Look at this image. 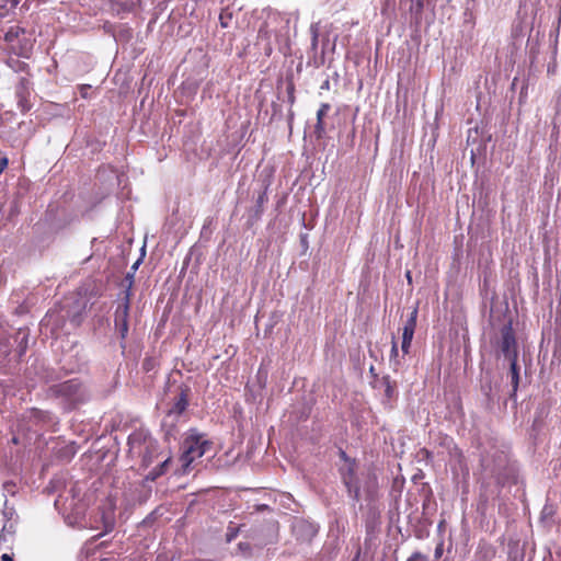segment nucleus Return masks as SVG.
Instances as JSON below:
<instances>
[{
	"instance_id": "obj_1",
	"label": "nucleus",
	"mask_w": 561,
	"mask_h": 561,
	"mask_svg": "<svg viewBox=\"0 0 561 561\" xmlns=\"http://www.w3.org/2000/svg\"><path fill=\"white\" fill-rule=\"evenodd\" d=\"M128 446L130 456L140 458L142 467H149L159 454L157 440L142 430L135 431L129 435Z\"/></svg>"
},
{
	"instance_id": "obj_19",
	"label": "nucleus",
	"mask_w": 561,
	"mask_h": 561,
	"mask_svg": "<svg viewBox=\"0 0 561 561\" xmlns=\"http://www.w3.org/2000/svg\"><path fill=\"white\" fill-rule=\"evenodd\" d=\"M238 535V528L237 527H232V526H229L228 527V533L226 535L227 537V541L230 542L232 541Z\"/></svg>"
},
{
	"instance_id": "obj_2",
	"label": "nucleus",
	"mask_w": 561,
	"mask_h": 561,
	"mask_svg": "<svg viewBox=\"0 0 561 561\" xmlns=\"http://www.w3.org/2000/svg\"><path fill=\"white\" fill-rule=\"evenodd\" d=\"M209 443L201 435L192 434L187 436L183 443L180 461L182 463L183 473L188 471L191 463L204 456L206 450L209 448Z\"/></svg>"
},
{
	"instance_id": "obj_26",
	"label": "nucleus",
	"mask_w": 561,
	"mask_h": 561,
	"mask_svg": "<svg viewBox=\"0 0 561 561\" xmlns=\"http://www.w3.org/2000/svg\"><path fill=\"white\" fill-rule=\"evenodd\" d=\"M305 525H306V523H304V522H298V523H297V525H296V527H297V526L302 527V526H305Z\"/></svg>"
},
{
	"instance_id": "obj_27",
	"label": "nucleus",
	"mask_w": 561,
	"mask_h": 561,
	"mask_svg": "<svg viewBox=\"0 0 561 561\" xmlns=\"http://www.w3.org/2000/svg\"><path fill=\"white\" fill-rule=\"evenodd\" d=\"M407 278L409 282H411V273L410 272H407Z\"/></svg>"
},
{
	"instance_id": "obj_20",
	"label": "nucleus",
	"mask_w": 561,
	"mask_h": 561,
	"mask_svg": "<svg viewBox=\"0 0 561 561\" xmlns=\"http://www.w3.org/2000/svg\"><path fill=\"white\" fill-rule=\"evenodd\" d=\"M320 24L318 22L310 25L311 37L319 38Z\"/></svg>"
},
{
	"instance_id": "obj_9",
	"label": "nucleus",
	"mask_w": 561,
	"mask_h": 561,
	"mask_svg": "<svg viewBox=\"0 0 561 561\" xmlns=\"http://www.w3.org/2000/svg\"><path fill=\"white\" fill-rule=\"evenodd\" d=\"M167 0H137L138 8L144 11L151 13L154 19L164 11Z\"/></svg>"
},
{
	"instance_id": "obj_22",
	"label": "nucleus",
	"mask_w": 561,
	"mask_h": 561,
	"mask_svg": "<svg viewBox=\"0 0 561 561\" xmlns=\"http://www.w3.org/2000/svg\"><path fill=\"white\" fill-rule=\"evenodd\" d=\"M553 515V508L551 506L546 505L541 512L542 518H548Z\"/></svg>"
},
{
	"instance_id": "obj_21",
	"label": "nucleus",
	"mask_w": 561,
	"mask_h": 561,
	"mask_svg": "<svg viewBox=\"0 0 561 561\" xmlns=\"http://www.w3.org/2000/svg\"><path fill=\"white\" fill-rule=\"evenodd\" d=\"M407 561H427L425 556L420 552L412 553Z\"/></svg>"
},
{
	"instance_id": "obj_11",
	"label": "nucleus",
	"mask_w": 561,
	"mask_h": 561,
	"mask_svg": "<svg viewBox=\"0 0 561 561\" xmlns=\"http://www.w3.org/2000/svg\"><path fill=\"white\" fill-rule=\"evenodd\" d=\"M32 49H33L32 41L23 37V38H19V42L12 49V53L18 56L28 58L32 53Z\"/></svg>"
},
{
	"instance_id": "obj_5",
	"label": "nucleus",
	"mask_w": 561,
	"mask_h": 561,
	"mask_svg": "<svg viewBox=\"0 0 561 561\" xmlns=\"http://www.w3.org/2000/svg\"><path fill=\"white\" fill-rule=\"evenodd\" d=\"M152 481H146V478L136 484H133L128 491L124 493V497L128 505L145 503L151 495V483Z\"/></svg>"
},
{
	"instance_id": "obj_18",
	"label": "nucleus",
	"mask_w": 561,
	"mask_h": 561,
	"mask_svg": "<svg viewBox=\"0 0 561 561\" xmlns=\"http://www.w3.org/2000/svg\"><path fill=\"white\" fill-rule=\"evenodd\" d=\"M103 519H104L105 533L111 531L113 529V527H114L113 517L112 516H104Z\"/></svg>"
},
{
	"instance_id": "obj_6",
	"label": "nucleus",
	"mask_w": 561,
	"mask_h": 561,
	"mask_svg": "<svg viewBox=\"0 0 561 561\" xmlns=\"http://www.w3.org/2000/svg\"><path fill=\"white\" fill-rule=\"evenodd\" d=\"M129 291L126 293L124 301L115 310V327L122 339L128 333Z\"/></svg>"
},
{
	"instance_id": "obj_7",
	"label": "nucleus",
	"mask_w": 561,
	"mask_h": 561,
	"mask_svg": "<svg viewBox=\"0 0 561 561\" xmlns=\"http://www.w3.org/2000/svg\"><path fill=\"white\" fill-rule=\"evenodd\" d=\"M501 351L503 355L510 359L513 356L517 357L516 340L511 323L506 324L501 330Z\"/></svg>"
},
{
	"instance_id": "obj_8",
	"label": "nucleus",
	"mask_w": 561,
	"mask_h": 561,
	"mask_svg": "<svg viewBox=\"0 0 561 561\" xmlns=\"http://www.w3.org/2000/svg\"><path fill=\"white\" fill-rule=\"evenodd\" d=\"M417 309L414 308L407 319L402 329L401 351L405 355L409 353L416 327Z\"/></svg>"
},
{
	"instance_id": "obj_10",
	"label": "nucleus",
	"mask_w": 561,
	"mask_h": 561,
	"mask_svg": "<svg viewBox=\"0 0 561 561\" xmlns=\"http://www.w3.org/2000/svg\"><path fill=\"white\" fill-rule=\"evenodd\" d=\"M25 31L23 27L14 25L11 26L4 34V41L8 44L10 50L14 48L21 35H24Z\"/></svg>"
},
{
	"instance_id": "obj_3",
	"label": "nucleus",
	"mask_w": 561,
	"mask_h": 561,
	"mask_svg": "<svg viewBox=\"0 0 561 561\" xmlns=\"http://www.w3.org/2000/svg\"><path fill=\"white\" fill-rule=\"evenodd\" d=\"M341 456L344 459V463L340 467V473L345 484L348 494L354 499L358 500L360 495V485L356 473V463L351 460L344 451H341Z\"/></svg>"
},
{
	"instance_id": "obj_23",
	"label": "nucleus",
	"mask_w": 561,
	"mask_h": 561,
	"mask_svg": "<svg viewBox=\"0 0 561 561\" xmlns=\"http://www.w3.org/2000/svg\"><path fill=\"white\" fill-rule=\"evenodd\" d=\"M7 167H8V159L7 158L0 159V173H2Z\"/></svg>"
},
{
	"instance_id": "obj_13",
	"label": "nucleus",
	"mask_w": 561,
	"mask_h": 561,
	"mask_svg": "<svg viewBox=\"0 0 561 561\" xmlns=\"http://www.w3.org/2000/svg\"><path fill=\"white\" fill-rule=\"evenodd\" d=\"M330 110V105L328 103H322L320 108L317 112V124L314 126V131L320 136L324 131L323 126V117Z\"/></svg>"
},
{
	"instance_id": "obj_24",
	"label": "nucleus",
	"mask_w": 561,
	"mask_h": 561,
	"mask_svg": "<svg viewBox=\"0 0 561 561\" xmlns=\"http://www.w3.org/2000/svg\"><path fill=\"white\" fill-rule=\"evenodd\" d=\"M318 41H319V38L311 37V48L313 50H316L318 47Z\"/></svg>"
},
{
	"instance_id": "obj_25",
	"label": "nucleus",
	"mask_w": 561,
	"mask_h": 561,
	"mask_svg": "<svg viewBox=\"0 0 561 561\" xmlns=\"http://www.w3.org/2000/svg\"><path fill=\"white\" fill-rule=\"evenodd\" d=\"M1 561H13L12 557L9 556L8 553H4L2 557H1Z\"/></svg>"
},
{
	"instance_id": "obj_17",
	"label": "nucleus",
	"mask_w": 561,
	"mask_h": 561,
	"mask_svg": "<svg viewBox=\"0 0 561 561\" xmlns=\"http://www.w3.org/2000/svg\"><path fill=\"white\" fill-rule=\"evenodd\" d=\"M140 263H141V260L136 261V262L133 264V266H131V268H130V272H129V273L127 274V276H126V279H128V280H129V286H130V285H131V283H133L134 274H135V272L137 271V268H138V266H139V264H140Z\"/></svg>"
},
{
	"instance_id": "obj_28",
	"label": "nucleus",
	"mask_w": 561,
	"mask_h": 561,
	"mask_svg": "<svg viewBox=\"0 0 561 561\" xmlns=\"http://www.w3.org/2000/svg\"><path fill=\"white\" fill-rule=\"evenodd\" d=\"M390 392H391V388L390 386L387 387V394L390 396Z\"/></svg>"
},
{
	"instance_id": "obj_15",
	"label": "nucleus",
	"mask_w": 561,
	"mask_h": 561,
	"mask_svg": "<svg viewBox=\"0 0 561 561\" xmlns=\"http://www.w3.org/2000/svg\"><path fill=\"white\" fill-rule=\"evenodd\" d=\"M511 363V374H512V385H513V391L515 392L518 388L519 382V375H518V368H517V357L513 356L508 359Z\"/></svg>"
},
{
	"instance_id": "obj_16",
	"label": "nucleus",
	"mask_w": 561,
	"mask_h": 561,
	"mask_svg": "<svg viewBox=\"0 0 561 561\" xmlns=\"http://www.w3.org/2000/svg\"><path fill=\"white\" fill-rule=\"evenodd\" d=\"M390 364L394 370H398L401 365V362L399 358L398 345L394 340L392 341V346H391V352H390Z\"/></svg>"
},
{
	"instance_id": "obj_4",
	"label": "nucleus",
	"mask_w": 561,
	"mask_h": 561,
	"mask_svg": "<svg viewBox=\"0 0 561 561\" xmlns=\"http://www.w3.org/2000/svg\"><path fill=\"white\" fill-rule=\"evenodd\" d=\"M55 388L56 393L66 398L71 404L81 403L88 397L84 387L76 379L61 382Z\"/></svg>"
},
{
	"instance_id": "obj_12",
	"label": "nucleus",
	"mask_w": 561,
	"mask_h": 561,
	"mask_svg": "<svg viewBox=\"0 0 561 561\" xmlns=\"http://www.w3.org/2000/svg\"><path fill=\"white\" fill-rule=\"evenodd\" d=\"M171 461V457H167L161 463L153 468L147 476L146 481H154L160 476L164 474L168 470L169 462Z\"/></svg>"
},
{
	"instance_id": "obj_14",
	"label": "nucleus",
	"mask_w": 561,
	"mask_h": 561,
	"mask_svg": "<svg viewBox=\"0 0 561 561\" xmlns=\"http://www.w3.org/2000/svg\"><path fill=\"white\" fill-rule=\"evenodd\" d=\"M187 404H188V401L186 398V393H185V391H182L180 393L179 398L176 399L173 408L170 410V412L181 414L182 412L185 411Z\"/></svg>"
}]
</instances>
